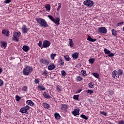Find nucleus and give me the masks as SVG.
<instances>
[{
	"mask_svg": "<svg viewBox=\"0 0 124 124\" xmlns=\"http://www.w3.org/2000/svg\"><path fill=\"white\" fill-rule=\"evenodd\" d=\"M88 86L90 89H93V88H94V83L93 82H90L89 83Z\"/></svg>",
	"mask_w": 124,
	"mask_h": 124,
	"instance_id": "nucleus-23",
	"label": "nucleus"
},
{
	"mask_svg": "<svg viewBox=\"0 0 124 124\" xmlns=\"http://www.w3.org/2000/svg\"><path fill=\"white\" fill-rule=\"evenodd\" d=\"M32 72V67L27 66L25 67L23 70V74L25 76H29L30 73Z\"/></svg>",
	"mask_w": 124,
	"mask_h": 124,
	"instance_id": "nucleus-2",
	"label": "nucleus"
},
{
	"mask_svg": "<svg viewBox=\"0 0 124 124\" xmlns=\"http://www.w3.org/2000/svg\"><path fill=\"white\" fill-rule=\"evenodd\" d=\"M123 25H124V22H119V23H117L116 26H117V27H120V26H122Z\"/></svg>",
	"mask_w": 124,
	"mask_h": 124,
	"instance_id": "nucleus-46",
	"label": "nucleus"
},
{
	"mask_svg": "<svg viewBox=\"0 0 124 124\" xmlns=\"http://www.w3.org/2000/svg\"><path fill=\"white\" fill-rule=\"evenodd\" d=\"M108 93H109V94H110V95H113L114 94V92H113L112 91H108Z\"/></svg>",
	"mask_w": 124,
	"mask_h": 124,
	"instance_id": "nucleus-51",
	"label": "nucleus"
},
{
	"mask_svg": "<svg viewBox=\"0 0 124 124\" xmlns=\"http://www.w3.org/2000/svg\"><path fill=\"white\" fill-rule=\"evenodd\" d=\"M83 4L86 5V6H88V7L91 8L93 7L94 3L93 2V1L92 0H86L83 2Z\"/></svg>",
	"mask_w": 124,
	"mask_h": 124,
	"instance_id": "nucleus-3",
	"label": "nucleus"
},
{
	"mask_svg": "<svg viewBox=\"0 0 124 124\" xmlns=\"http://www.w3.org/2000/svg\"><path fill=\"white\" fill-rule=\"evenodd\" d=\"M93 75L97 79H99V75L97 73H92Z\"/></svg>",
	"mask_w": 124,
	"mask_h": 124,
	"instance_id": "nucleus-27",
	"label": "nucleus"
},
{
	"mask_svg": "<svg viewBox=\"0 0 124 124\" xmlns=\"http://www.w3.org/2000/svg\"><path fill=\"white\" fill-rule=\"evenodd\" d=\"M38 88L39 89L40 91H45V90H46V88L43 85H38Z\"/></svg>",
	"mask_w": 124,
	"mask_h": 124,
	"instance_id": "nucleus-24",
	"label": "nucleus"
},
{
	"mask_svg": "<svg viewBox=\"0 0 124 124\" xmlns=\"http://www.w3.org/2000/svg\"><path fill=\"white\" fill-rule=\"evenodd\" d=\"M26 104H28V105H30V106H33V105H34V103L31 100H27L26 101Z\"/></svg>",
	"mask_w": 124,
	"mask_h": 124,
	"instance_id": "nucleus-19",
	"label": "nucleus"
},
{
	"mask_svg": "<svg viewBox=\"0 0 124 124\" xmlns=\"http://www.w3.org/2000/svg\"><path fill=\"white\" fill-rule=\"evenodd\" d=\"M34 82L35 84H38V83H39V80H38V78H35Z\"/></svg>",
	"mask_w": 124,
	"mask_h": 124,
	"instance_id": "nucleus-49",
	"label": "nucleus"
},
{
	"mask_svg": "<svg viewBox=\"0 0 124 124\" xmlns=\"http://www.w3.org/2000/svg\"><path fill=\"white\" fill-rule=\"evenodd\" d=\"M47 17L50 19V20H51V21H52V22H54L55 18H54L52 16L48 15Z\"/></svg>",
	"mask_w": 124,
	"mask_h": 124,
	"instance_id": "nucleus-39",
	"label": "nucleus"
},
{
	"mask_svg": "<svg viewBox=\"0 0 124 124\" xmlns=\"http://www.w3.org/2000/svg\"><path fill=\"white\" fill-rule=\"evenodd\" d=\"M13 40H15V41H16V42L19 41V38H18V33H17V32H14Z\"/></svg>",
	"mask_w": 124,
	"mask_h": 124,
	"instance_id": "nucleus-8",
	"label": "nucleus"
},
{
	"mask_svg": "<svg viewBox=\"0 0 124 124\" xmlns=\"http://www.w3.org/2000/svg\"><path fill=\"white\" fill-rule=\"evenodd\" d=\"M60 18L56 17V19H54L53 23H54V24H55L58 26L60 25Z\"/></svg>",
	"mask_w": 124,
	"mask_h": 124,
	"instance_id": "nucleus-15",
	"label": "nucleus"
},
{
	"mask_svg": "<svg viewBox=\"0 0 124 124\" xmlns=\"http://www.w3.org/2000/svg\"><path fill=\"white\" fill-rule=\"evenodd\" d=\"M22 50H23L24 52H28V51L30 50V47L28 46H23L22 47Z\"/></svg>",
	"mask_w": 124,
	"mask_h": 124,
	"instance_id": "nucleus-18",
	"label": "nucleus"
},
{
	"mask_svg": "<svg viewBox=\"0 0 124 124\" xmlns=\"http://www.w3.org/2000/svg\"><path fill=\"white\" fill-rule=\"evenodd\" d=\"M73 98L75 100H79V95H74Z\"/></svg>",
	"mask_w": 124,
	"mask_h": 124,
	"instance_id": "nucleus-38",
	"label": "nucleus"
},
{
	"mask_svg": "<svg viewBox=\"0 0 124 124\" xmlns=\"http://www.w3.org/2000/svg\"><path fill=\"white\" fill-rule=\"evenodd\" d=\"M21 30L23 33H27L29 31V29L26 25H23Z\"/></svg>",
	"mask_w": 124,
	"mask_h": 124,
	"instance_id": "nucleus-7",
	"label": "nucleus"
},
{
	"mask_svg": "<svg viewBox=\"0 0 124 124\" xmlns=\"http://www.w3.org/2000/svg\"><path fill=\"white\" fill-rule=\"evenodd\" d=\"M93 39V38L91 37V36L88 35L87 40H88V41H92Z\"/></svg>",
	"mask_w": 124,
	"mask_h": 124,
	"instance_id": "nucleus-47",
	"label": "nucleus"
},
{
	"mask_svg": "<svg viewBox=\"0 0 124 124\" xmlns=\"http://www.w3.org/2000/svg\"><path fill=\"white\" fill-rule=\"evenodd\" d=\"M4 2V3H9L10 2H11V0H5Z\"/></svg>",
	"mask_w": 124,
	"mask_h": 124,
	"instance_id": "nucleus-52",
	"label": "nucleus"
},
{
	"mask_svg": "<svg viewBox=\"0 0 124 124\" xmlns=\"http://www.w3.org/2000/svg\"><path fill=\"white\" fill-rule=\"evenodd\" d=\"M86 92L87 93H90V94L93 93V91L90 89L86 90Z\"/></svg>",
	"mask_w": 124,
	"mask_h": 124,
	"instance_id": "nucleus-40",
	"label": "nucleus"
},
{
	"mask_svg": "<svg viewBox=\"0 0 124 124\" xmlns=\"http://www.w3.org/2000/svg\"><path fill=\"white\" fill-rule=\"evenodd\" d=\"M21 98H22V97H20L18 95H16V101H20V99H21Z\"/></svg>",
	"mask_w": 124,
	"mask_h": 124,
	"instance_id": "nucleus-35",
	"label": "nucleus"
},
{
	"mask_svg": "<svg viewBox=\"0 0 124 124\" xmlns=\"http://www.w3.org/2000/svg\"><path fill=\"white\" fill-rule=\"evenodd\" d=\"M7 31H6V30H3V31H2V33L3 34H6Z\"/></svg>",
	"mask_w": 124,
	"mask_h": 124,
	"instance_id": "nucleus-57",
	"label": "nucleus"
},
{
	"mask_svg": "<svg viewBox=\"0 0 124 124\" xmlns=\"http://www.w3.org/2000/svg\"><path fill=\"white\" fill-rule=\"evenodd\" d=\"M43 95L45 98H46L47 99L49 98H51V96H50V94H49V93L47 92H44L43 93Z\"/></svg>",
	"mask_w": 124,
	"mask_h": 124,
	"instance_id": "nucleus-13",
	"label": "nucleus"
},
{
	"mask_svg": "<svg viewBox=\"0 0 124 124\" xmlns=\"http://www.w3.org/2000/svg\"><path fill=\"white\" fill-rule=\"evenodd\" d=\"M56 68V66L54 65V63H51L48 66V70H53Z\"/></svg>",
	"mask_w": 124,
	"mask_h": 124,
	"instance_id": "nucleus-12",
	"label": "nucleus"
},
{
	"mask_svg": "<svg viewBox=\"0 0 124 124\" xmlns=\"http://www.w3.org/2000/svg\"><path fill=\"white\" fill-rule=\"evenodd\" d=\"M17 33L18 34V35H17V37H18H18H21V32H20L19 31H18V32H17Z\"/></svg>",
	"mask_w": 124,
	"mask_h": 124,
	"instance_id": "nucleus-55",
	"label": "nucleus"
},
{
	"mask_svg": "<svg viewBox=\"0 0 124 124\" xmlns=\"http://www.w3.org/2000/svg\"><path fill=\"white\" fill-rule=\"evenodd\" d=\"M1 86H3V81L0 79V87Z\"/></svg>",
	"mask_w": 124,
	"mask_h": 124,
	"instance_id": "nucleus-53",
	"label": "nucleus"
},
{
	"mask_svg": "<svg viewBox=\"0 0 124 124\" xmlns=\"http://www.w3.org/2000/svg\"><path fill=\"white\" fill-rule=\"evenodd\" d=\"M80 74L82 76H84V77H86V76H88V75L87 74V71L86 70L81 71Z\"/></svg>",
	"mask_w": 124,
	"mask_h": 124,
	"instance_id": "nucleus-21",
	"label": "nucleus"
},
{
	"mask_svg": "<svg viewBox=\"0 0 124 124\" xmlns=\"http://www.w3.org/2000/svg\"><path fill=\"white\" fill-rule=\"evenodd\" d=\"M72 57L74 60H77L79 58V53L75 52L72 54Z\"/></svg>",
	"mask_w": 124,
	"mask_h": 124,
	"instance_id": "nucleus-10",
	"label": "nucleus"
},
{
	"mask_svg": "<svg viewBox=\"0 0 124 124\" xmlns=\"http://www.w3.org/2000/svg\"><path fill=\"white\" fill-rule=\"evenodd\" d=\"M27 90H28L27 86H24L22 87V91H24V92H27Z\"/></svg>",
	"mask_w": 124,
	"mask_h": 124,
	"instance_id": "nucleus-45",
	"label": "nucleus"
},
{
	"mask_svg": "<svg viewBox=\"0 0 124 124\" xmlns=\"http://www.w3.org/2000/svg\"><path fill=\"white\" fill-rule=\"evenodd\" d=\"M43 74H44L45 75H47L48 74V73H47V72L44 71L43 72Z\"/></svg>",
	"mask_w": 124,
	"mask_h": 124,
	"instance_id": "nucleus-62",
	"label": "nucleus"
},
{
	"mask_svg": "<svg viewBox=\"0 0 124 124\" xmlns=\"http://www.w3.org/2000/svg\"><path fill=\"white\" fill-rule=\"evenodd\" d=\"M5 34H6V36H9V31H7Z\"/></svg>",
	"mask_w": 124,
	"mask_h": 124,
	"instance_id": "nucleus-59",
	"label": "nucleus"
},
{
	"mask_svg": "<svg viewBox=\"0 0 124 124\" xmlns=\"http://www.w3.org/2000/svg\"><path fill=\"white\" fill-rule=\"evenodd\" d=\"M77 80L80 82V81H82V78L80 76H78L77 77Z\"/></svg>",
	"mask_w": 124,
	"mask_h": 124,
	"instance_id": "nucleus-44",
	"label": "nucleus"
},
{
	"mask_svg": "<svg viewBox=\"0 0 124 124\" xmlns=\"http://www.w3.org/2000/svg\"><path fill=\"white\" fill-rule=\"evenodd\" d=\"M43 43L42 48H48L51 45V43L47 40H45Z\"/></svg>",
	"mask_w": 124,
	"mask_h": 124,
	"instance_id": "nucleus-6",
	"label": "nucleus"
},
{
	"mask_svg": "<svg viewBox=\"0 0 124 124\" xmlns=\"http://www.w3.org/2000/svg\"><path fill=\"white\" fill-rule=\"evenodd\" d=\"M1 114V108H0V114Z\"/></svg>",
	"mask_w": 124,
	"mask_h": 124,
	"instance_id": "nucleus-63",
	"label": "nucleus"
},
{
	"mask_svg": "<svg viewBox=\"0 0 124 124\" xmlns=\"http://www.w3.org/2000/svg\"><path fill=\"white\" fill-rule=\"evenodd\" d=\"M45 7L46 9V11H47V12H50V10H51V5L50 4H46Z\"/></svg>",
	"mask_w": 124,
	"mask_h": 124,
	"instance_id": "nucleus-16",
	"label": "nucleus"
},
{
	"mask_svg": "<svg viewBox=\"0 0 124 124\" xmlns=\"http://www.w3.org/2000/svg\"><path fill=\"white\" fill-rule=\"evenodd\" d=\"M104 52H105V54L107 55H108V54H110V53H111V51L109 50L108 49L105 48L104 49Z\"/></svg>",
	"mask_w": 124,
	"mask_h": 124,
	"instance_id": "nucleus-31",
	"label": "nucleus"
},
{
	"mask_svg": "<svg viewBox=\"0 0 124 124\" xmlns=\"http://www.w3.org/2000/svg\"><path fill=\"white\" fill-rule=\"evenodd\" d=\"M59 63H60V65H61V66H63L64 65V62H63L62 58L60 59Z\"/></svg>",
	"mask_w": 124,
	"mask_h": 124,
	"instance_id": "nucleus-26",
	"label": "nucleus"
},
{
	"mask_svg": "<svg viewBox=\"0 0 124 124\" xmlns=\"http://www.w3.org/2000/svg\"><path fill=\"white\" fill-rule=\"evenodd\" d=\"M118 124H124V121L121 120L119 121Z\"/></svg>",
	"mask_w": 124,
	"mask_h": 124,
	"instance_id": "nucleus-56",
	"label": "nucleus"
},
{
	"mask_svg": "<svg viewBox=\"0 0 124 124\" xmlns=\"http://www.w3.org/2000/svg\"><path fill=\"white\" fill-rule=\"evenodd\" d=\"M56 90L58 91V92H61L62 91V90H61L58 86L56 87Z\"/></svg>",
	"mask_w": 124,
	"mask_h": 124,
	"instance_id": "nucleus-58",
	"label": "nucleus"
},
{
	"mask_svg": "<svg viewBox=\"0 0 124 124\" xmlns=\"http://www.w3.org/2000/svg\"><path fill=\"white\" fill-rule=\"evenodd\" d=\"M57 56V54L55 53H52L50 55V58L51 60H55V57Z\"/></svg>",
	"mask_w": 124,
	"mask_h": 124,
	"instance_id": "nucleus-34",
	"label": "nucleus"
},
{
	"mask_svg": "<svg viewBox=\"0 0 124 124\" xmlns=\"http://www.w3.org/2000/svg\"><path fill=\"white\" fill-rule=\"evenodd\" d=\"M98 32L99 33H107V29L105 27H99L98 28Z\"/></svg>",
	"mask_w": 124,
	"mask_h": 124,
	"instance_id": "nucleus-4",
	"label": "nucleus"
},
{
	"mask_svg": "<svg viewBox=\"0 0 124 124\" xmlns=\"http://www.w3.org/2000/svg\"><path fill=\"white\" fill-rule=\"evenodd\" d=\"M112 76L114 79L119 78V75L117 74V70H114L112 73Z\"/></svg>",
	"mask_w": 124,
	"mask_h": 124,
	"instance_id": "nucleus-9",
	"label": "nucleus"
},
{
	"mask_svg": "<svg viewBox=\"0 0 124 124\" xmlns=\"http://www.w3.org/2000/svg\"><path fill=\"white\" fill-rule=\"evenodd\" d=\"M108 57H109V58H111L112 57H114V53H109L108 55Z\"/></svg>",
	"mask_w": 124,
	"mask_h": 124,
	"instance_id": "nucleus-50",
	"label": "nucleus"
},
{
	"mask_svg": "<svg viewBox=\"0 0 124 124\" xmlns=\"http://www.w3.org/2000/svg\"><path fill=\"white\" fill-rule=\"evenodd\" d=\"M61 74L62 76H66V73L65 72V71L62 70L61 71Z\"/></svg>",
	"mask_w": 124,
	"mask_h": 124,
	"instance_id": "nucleus-42",
	"label": "nucleus"
},
{
	"mask_svg": "<svg viewBox=\"0 0 124 124\" xmlns=\"http://www.w3.org/2000/svg\"><path fill=\"white\" fill-rule=\"evenodd\" d=\"M111 31H112V35H114L115 36H117V31H116V30H115V29H112L111 30Z\"/></svg>",
	"mask_w": 124,
	"mask_h": 124,
	"instance_id": "nucleus-28",
	"label": "nucleus"
},
{
	"mask_svg": "<svg viewBox=\"0 0 124 124\" xmlns=\"http://www.w3.org/2000/svg\"><path fill=\"white\" fill-rule=\"evenodd\" d=\"M1 46L2 48H4V49H5V48H6V46H7V43L4 42H1Z\"/></svg>",
	"mask_w": 124,
	"mask_h": 124,
	"instance_id": "nucleus-22",
	"label": "nucleus"
},
{
	"mask_svg": "<svg viewBox=\"0 0 124 124\" xmlns=\"http://www.w3.org/2000/svg\"><path fill=\"white\" fill-rule=\"evenodd\" d=\"M83 91V89H78V91L77 92V93H81Z\"/></svg>",
	"mask_w": 124,
	"mask_h": 124,
	"instance_id": "nucleus-54",
	"label": "nucleus"
},
{
	"mask_svg": "<svg viewBox=\"0 0 124 124\" xmlns=\"http://www.w3.org/2000/svg\"><path fill=\"white\" fill-rule=\"evenodd\" d=\"M2 68L0 67V74L2 73Z\"/></svg>",
	"mask_w": 124,
	"mask_h": 124,
	"instance_id": "nucleus-61",
	"label": "nucleus"
},
{
	"mask_svg": "<svg viewBox=\"0 0 124 124\" xmlns=\"http://www.w3.org/2000/svg\"><path fill=\"white\" fill-rule=\"evenodd\" d=\"M54 116L56 120H60V119L62 118L61 115H60V114H59L58 112L55 113Z\"/></svg>",
	"mask_w": 124,
	"mask_h": 124,
	"instance_id": "nucleus-20",
	"label": "nucleus"
},
{
	"mask_svg": "<svg viewBox=\"0 0 124 124\" xmlns=\"http://www.w3.org/2000/svg\"><path fill=\"white\" fill-rule=\"evenodd\" d=\"M24 108L25 111L28 114V110H30V106L27 105L25 107H23Z\"/></svg>",
	"mask_w": 124,
	"mask_h": 124,
	"instance_id": "nucleus-33",
	"label": "nucleus"
},
{
	"mask_svg": "<svg viewBox=\"0 0 124 124\" xmlns=\"http://www.w3.org/2000/svg\"><path fill=\"white\" fill-rule=\"evenodd\" d=\"M44 107H45V108H46V109H49L50 108V105H49V104L45 103Z\"/></svg>",
	"mask_w": 124,
	"mask_h": 124,
	"instance_id": "nucleus-37",
	"label": "nucleus"
},
{
	"mask_svg": "<svg viewBox=\"0 0 124 124\" xmlns=\"http://www.w3.org/2000/svg\"><path fill=\"white\" fill-rule=\"evenodd\" d=\"M116 73L118 76H122L124 73V71H123V70L118 69L117 71H116Z\"/></svg>",
	"mask_w": 124,
	"mask_h": 124,
	"instance_id": "nucleus-17",
	"label": "nucleus"
},
{
	"mask_svg": "<svg viewBox=\"0 0 124 124\" xmlns=\"http://www.w3.org/2000/svg\"><path fill=\"white\" fill-rule=\"evenodd\" d=\"M64 58L66 61H67V62H69L70 61V58L68 55L64 56Z\"/></svg>",
	"mask_w": 124,
	"mask_h": 124,
	"instance_id": "nucleus-36",
	"label": "nucleus"
},
{
	"mask_svg": "<svg viewBox=\"0 0 124 124\" xmlns=\"http://www.w3.org/2000/svg\"><path fill=\"white\" fill-rule=\"evenodd\" d=\"M80 118H82V119H84V120H89V118L85 116L84 114L80 115Z\"/></svg>",
	"mask_w": 124,
	"mask_h": 124,
	"instance_id": "nucleus-32",
	"label": "nucleus"
},
{
	"mask_svg": "<svg viewBox=\"0 0 124 124\" xmlns=\"http://www.w3.org/2000/svg\"><path fill=\"white\" fill-rule=\"evenodd\" d=\"M40 62L41 63H43V64H46V65H48V64L50 63L49 60L45 58H41Z\"/></svg>",
	"mask_w": 124,
	"mask_h": 124,
	"instance_id": "nucleus-5",
	"label": "nucleus"
},
{
	"mask_svg": "<svg viewBox=\"0 0 124 124\" xmlns=\"http://www.w3.org/2000/svg\"><path fill=\"white\" fill-rule=\"evenodd\" d=\"M69 43L70 47H73L74 44H73V41L71 39H69Z\"/></svg>",
	"mask_w": 124,
	"mask_h": 124,
	"instance_id": "nucleus-25",
	"label": "nucleus"
},
{
	"mask_svg": "<svg viewBox=\"0 0 124 124\" xmlns=\"http://www.w3.org/2000/svg\"><path fill=\"white\" fill-rule=\"evenodd\" d=\"M38 46L40 47L41 49H42L43 47H42V41H40L38 43Z\"/></svg>",
	"mask_w": 124,
	"mask_h": 124,
	"instance_id": "nucleus-41",
	"label": "nucleus"
},
{
	"mask_svg": "<svg viewBox=\"0 0 124 124\" xmlns=\"http://www.w3.org/2000/svg\"><path fill=\"white\" fill-rule=\"evenodd\" d=\"M36 21L40 27H42L43 28H48L49 27V25L47 24V22L44 19L38 18L36 19Z\"/></svg>",
	"mask_w": 124,
	"mask_h": 124,
	"instance_id": "nucleus-1",
	"label": "nucleus"
},
{
	"mask_svg": "<svg viewBox=\"0 0 124 124\" xmlns=\"http://www.w3.org/2000/svg\"><path fill=\"white\" fill-rule=\"evenodd\" d=\"M61 7H62V3H59V6L57 8V11H60V9H61Z\"/></svg>",
	"mask_w": 124,
	"mask_h": 124,
	"instance_id": "nucleus-48",
	"label": "nucleus"
},
{
	"mask_svg": "<svg viewBox=\"0 0 124 124\" xmlns=\"http://www.w3.org/2000/svg\"><path fill=\"white\" fill-rule=\"evenodd\" d=\"M100 114H102L104 116H107V113L105 111H100Z\"/></svg>",
	"mask_w": 124,
	"mask_h": 124,
	"instance_id": "nucleus-43",
	"label": "nucleus"
},
{
	"mask_svg": "<svg viewBox=\"0 0 124 124\" xmlns=\"http://www.w3.org/2000/svg\"><path fill=\"white\" fill-rule=\"evenodd\" d=\"M95 41H96V39L92 38V40L91 41V42H94Z\"/></svg>",
	"mask_w": 124,
	"mask_h": 124,
	"instance_id": "nucleus-60",
	"label": "nucleus"
},
{
	"mask_svg": "<svg viewBox=\"0 0 124 124\" xmlns=\"http://www.w3.org/2000/svg\"><path fill=\"white\" fill-rule=\"evenodd\" d=\"M61 109L62 110H64V111H66V110L68 109V106H67V105L66 104H62Z\"/></svg>",
	"mask_w": 124,
	"mask_h": 124,
	"instance_id": "nucleus-14",
	"label": "nucleus"
},
{
	"mask_svg": "<svg viewBox=\"0 0 124 124\" xmlns=\"http://www.w3.org/2000/svg\"><path fill=\"white\" fill-rule=\"evenodd\" d=\"M95 61V60H94V58H90L89 60V63L93 64V62H94Z\"/></svg>",
	"mask_w": 124,
	"mask_h": 124,
	"instance_id": "nucleus-29",
	"label": "nucleus"
},
{
	"mask_svg": "<svg viewBox=\"0 0 124 124\" xmlns=\"http://www.w3.org/2000/svg\"><path fill=\"white\" fill-rule=\"evenodd\" d=\"M72 114L74 116H79L80 115V113L79 112V110L78 109L76 108L74 109V111H72Z\"/></svg>",
	"mask_w": 124,
	"mask_h": 124,
	"instance_id": "nucleus-11",
	"label": "nucleus"
},
{
	"mask_svg": "<svg viewBox=\"0 0 124 124\" xmlns=\"http://www.w3.org/2000/svg\"><path fill=\"white\" fill-rule=\"evenodd\" d=\"M19 112L20 113H22L23 114H28V113H27V112L25 111V108H20Z\"/></svg>",
	"mask_w": 124,
	"mask_h": 124,
	"instance_id": "nucleus-30",
	"label": "nucleus"
}]
</instances>
